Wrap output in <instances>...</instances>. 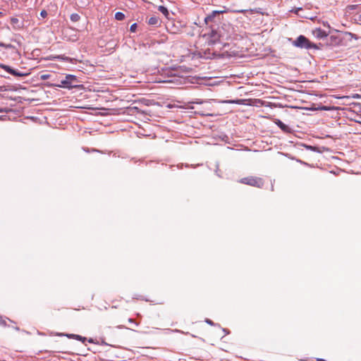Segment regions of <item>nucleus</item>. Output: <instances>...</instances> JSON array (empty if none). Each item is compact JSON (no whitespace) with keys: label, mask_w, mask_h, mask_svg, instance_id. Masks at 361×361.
<instances>
[{"label":"nucleus","mask_w":361,"mask_h":361,"mask_svg":"<svg viewBox=\"0 0 361 361\" xmlns=\"http://www.w3.org/2000/svg\"><path fill=\"white\" fill-rule=\"evenodd\" d=\"M300 163H302L304 164H306L305 162H302V161H298Z\"/></svg>","instance_id":"nucleus-34"},{"label":"nucleus","mask_w":361,"mask_h":361,"mask_svg":"<svg viewBox=\"0 0 361 361\" xmlns=\"http://www.w3.org/2000/svg\"><path fill=\"white\" fill-rule=\"evenodd\" d=\"M224 103H228V104H241V101L240 100H226V101H224Z\"/></svg>","instance_id":"nucleus-17"},{"label":"nucleus","mask_w":361,"mask_h":361,"mask_svg":"<svg viewBox=\"0 0 361 361\" xmlns=\"http://www.w3.org/2000/svg\"><path fill=\"white\" fill-rule=\"evenodd\" d=\"M226 12V10L213 11L210 14L207 15V17H205L204 22L207 24L209 22L213 21L216 15L222 14Z\"/></svg>","instance_id":"nucleus-8"},{"label":"nucleus","mask_w":361,"mask_h":361,"mask_svg":"<svg viewBox=\"0 0 361 361\" xmlns=\"http://www.w3.org/2000/svg\"><path fill=\"white\" fill-rule=\"evenodd\" d=\"M78 82H79V81L76 75L67 74L65 78L61 80L60 84H49L48 87H57L71 90L73 88L79 87V85L77 84Z\"/></svg>","instance_id":"nucleus-2"},{"label":"nucleus","mask_w":361,"mask_h":361,"mask_svg":"<svg viewBox=\"0 0 361 361\" xmlns=\"http://www.w3.org/2000/svg\"><path fill=\"white\" fill-rule=\"evenodd\" d=\"M357 20L359 24H361V14L358 16Z\"/></svg>","instance_id":"nucleus-24"},{"label":"nucleus","mask_w":361,"mask_h":361,"mask_svg":"<svg viewBox=\"0 0 361 361\" xmlns=\"http://www.w3.org/2000/svg\"><path fill=\"white\" fill-rule=\"evenodd\" d=\"M305 147L306 149L310 150V151H312V152H321V151L319 149V148L316 146H311V145H305Z\"/></svg>","instance_id":"nucleus-16"},{"label":"nucleus","mask_w":361,"mask_h":361,"mask_svg":"<svg viewBox=\"0 0 361 361\" xmlns=\"http://www.w3.org/2000/svg\"><path fill=\"white\" fill-rule=\"evenodd\" d=\"M147 23L149 25L157 27L161 24V20L158 16H154L149 18Z\"/></svg>","instance_id":"nucleus-9"},{"label":"nucleus","mask_w":361,"mask_h":361,"mask_svg":"<svg viewBox=\"0 0 361 361\" xmlns=\"http://www.w3.org/2000/svg\"><path fill=\"white\" fill-rule=\"evenodd\" d=\"M355 7H357V5H351V6H349V8H350L351 10H353V9L355 8Z\"/></svg>","instance_id":"nucleus-26"},{"label":"nucleus","mask_w":361,"mask_h":361,"mask_svg":"<svg viewBox=\"0 0 361 361\" xmlns=\"http://www.w3.org/2000/svg\"><path fill=\"white\" fill-rule=\"evenodd\" d=\"M4 16V13L0 11V17H2Z\"/></svg>","instance_id":"nucleus-32"},{"label":"nucleus","mask_w":361,"mask_h":361,"mask_svg":"<svg viewBox=\"0 0 361 361\" xmlns=\"http://www.w3.org/2000/svg\"><path fill=\"white\" fill-rule=\"evenodd\" d=\"M89 342H90V343H92V342H93V341H92V338H90V339L89 340Z\"/></svg>","instance_id":"nucleus-33"},{"label":"nucleus","mask_w":361,"mask_h":361,"mask_svg":"<svg viewBox=\"0 0 361 361\" xmlns=\"http://www.w3.org/2000/svg\"><path fill=\"white\" fill-rule=\"evenodd\" d=\"M301 9H302V8H297V10L295 11V13H298V11L299 10H301Z\"/></svg>","instance_id":"nucleus-31"},{"label":"nucleus","mask_w":361,"mask_h":361,"mask_svg":"<svg viewBox=\"0 0 361 361\" xmlns=\"http://www.w3.org/2000/svg\"><path fill=\"white\" fill-rule=\"evenodd\" d=\"M158 10L160 11L166 18H170V13L168 8L164 6H159Z\"/></svg>","instance_id":"nucleus-12"},{"label":"nucleus","mask_w":361,"mask_h":361,"mask_svg":"<svg viewBox=\"0 0 361 361\" xmlns=\"http://www.w3.org/2000/svg\"><path fill=\"white\" fill-rule=\"evenodd\" d=\"M49 77H50L49 74H44V75H42L40 78L42 80H44L49 78Z\"/></svg>","instance_id":"nucleus-22"},{"label":"nucleus","mask_w":361,"mask_h":361,"mask_svg":"<svg viewBox=\"0 0 361 361\" xmlns=\"http://www.w3.org/2000/svg\"><path fill=\"white\" fill-rule=\"evenodd\" d=\"M331 39H334V40H336L337 38H336V37L331 36Z\"/></svg>","instance_id":"nucleus-28"},{"label":"nucleus","mask_w":361,"mask_h":361,"mask_svg":"<svg viewBox=\"0 0 361 361\" xmlns=\"http://www.w3.org/2000/svg\"><path fill=\"white\" fill-rule=\"evenodd\" d=\"M70 18L72 22L75 23L79 21V20L80 19V16L78 13H74L71 15Z\"/></svg>","instance_id":"nucleus-14"},{"label":"nucleus","mask_w":361,"mask_h":361,"mask_svg":"<svg viewBox=\"0 0 361 361\" xmlns=\"http://www.w3.org/2000/svg\"><path fill=\"white\" fill-rule=\"evenodd\" d=\"M137 28V23H133L130 25V30L131 32H135Z\"/></svg>","instance_id":"nucleus-19"},{"label":"nucleus","mask_w":361,"mask_h":361,"mask_svg":"<svg viewBox=\"0 0 361 361\" xmlns=\"http://www.w3.org/2000/svg\"><path fill=\"white\" fill-rule=\"evenodd\" d=\"M115 18L117 20H123L125 18V14L121 11H118L115 13Z\"/></svg>","instance_id":"nucleus-15"},{"label":"nucleus","mask_w":361,"mask_h":361,"mask_svg":"<svg viewBox=\"0 0 361 361\" xmlns=\"http://www.w3.org/2000/svg\"><path fill=\"white\" fill-rule=\"evenodd\" d=\"M205 322L207 324H208L209 325H211V326H215L216 324L212 321L210 320L209 319H205Z\"/></svg>","instance_id":"nucleus-21"},{"label":"nucleus","mask_w":361,"mask_h":361,"mask_svg":"<svg viewBox=\"0 0 361 361\" xmlns=\"http://www.w3.org/2000/svg\"><path fill=\"white\" fill-rule=\"evenodd\" d=\"M223 331H224V333L228 334V331L226 329H224Z\"/></svg>","instance_id":"nucleus-30"},{"label":"nucleus","mask_w":361,"mask_h":361,"mask_svg":"<svg viewBox=\"0 0 361 361\" xmlns=\"http://www.w3.org/2000/svg\"><path fill=\"white\" fill-rule=\"evenodd\" d=\"M19 16L20 18H18L16 16L11 18V24L12 25V28L14 30H20L25 27L23 15L20 14Z\"/></svg>","instance_id":"nucleus-5"},{"label":"nucleus","mask_w":361,"mask_h":361,"mask_svg":"<svg viewBox=\"0 0 361 361\" xmlns=\"http://www.w3.org/2000/svg\"><path fill=\"white\" fill-rule=\"evenodd\" d=\"M0 325H3V326L6 325V321L1 317H0Z\"/></svg>","instance_id":"nucleus-23"},{"label":"nucleus","mask_w":361,"mask_h":361,"mask_svg":"<svg viewBox=\"0 0 361 361\" xmlns=\"http://www.w3.org/2000/svg\"><path fill=\"white\" fill-rule=\"evenodd\" d=\"M240 183L249 185L251 186H255L257 188H262L264 185L263 180L261 178L249 176L241 178L240 180Z\"/></svg>","instance_id":"nucleus-4"},{"label":"nucleus","mask_w":361,"mask_h":361,"mask_svg":"<svg viewBox=\"0 0 361 361\" xmlns=\"http://www.w3.org/2000/svg\"><path fill=\"white\" fill-rule=\"evenodd\" d=\"M234 36V27L230 23H223L216 28L212 27L210 32L207 34V39L209 44H216L217 42H224L231 39Z\"/></svg>","instance_id":"nucleus-1"},{"label":"nucleus","mask_w":361,"mask_h":361,"mask_svg":"<svg viewBox=\"0 0 361 361\" xmlns=\"http://www.w3.org/2000/svg\"><path fill=\"white\" fill-rule=\"evenodd\" d=\"M59 336H67L68 338H73L78 341H80L82 342H85V341L86 340V338L85 337H82L80 335H76V334H60Z\"/></svg>","instance_id":"nucleus-11"},{"label":"nucleus","mask_w":361,"mask_h":361,"mask_svg":"<svg viewBox=\"0 0 361 361\" xmlns=\"http://www.w3.org/2000/svg\"><path fill=\"white\" fill-rule=\"evenodd\" d=\"M312 35L317 39H324L328 36V32L320 27H317L312 30Z\"/></svg>","instance_id":"nucleus-7"},{"label":"nucleus","mask_w":361,"mask_h":361,"mask_svg":"<svg viewBox=\"0 0 361 361\" xmlns=\"http://www.w3.org/2000/svg\"><path fill=\"white\" fill-rule=\"evenodd\" d=\"M128 322H130V323H132V322H133V319H131V318H130V319H128Z\"/></svg>","instance_id":"nucleus-29"},{"label":"nucleus","mask_w":361,"mask_h":361,"mask_svg":"<svg viewBox=\"0 0 361 361\" xmlns=\"http://www.w3.org/2000/svg\"><path fill=\"white\" fill-rule=\"evenodd\" d=\"M53 58L58 59V60L67 61V62H69L71 61V59L69 57L66 56L64 55H57V56H54Z\"/></svg>","instance_id":"nucleus-13"},{"label":"nucleus","mask_w":361,"mask_h":361,"mask_svg":"<svg viewBox=\"0 0 361 361\" xmlns=\"http://www.w3.org/2000/svg\"><path fill=\"white\" fill-rule=\"evenodd\" d=\"M238 12L243 13V12H244V11H243V10H241V11H239Z\"/></svg>","instance_id":"nucleus-35"},{"label":"nucleus","mask_w":361,"mask_h":361,"mask_svg":"<svg viewBox=\"0 0 361 361\" xmlns=\"http://www.w3.org/2000/svg\"><path fill=\"white\" fill-rule=\"evenodd\" d=\"M293 45L300 48V49H319V45L311 42L304 35H300L293 42Z\"/></svg>","instance_id":"nucleus-3"},{"label":"nucleus","mask_w":361,"mask_h":361,"mask_svg":"<svg viewBox=\"0 0 361 361\" xmlns=\"http://www.w3.org/2000/svg\"><path fill=\"white\" fill-rule=\"evenodd\" d=\"M2 111H3L2 109H0V112H2Z\"/></svg>","instance_id":"nucleus-36"},{"label":"nucleus","mask_w":361,"mask_h":361,"mask_svg":"<svg viewBox=\"0 0 361 361\" xmlns=\"http://www.w3.org/2000/svg\"><path fill=\"white\" fill-rule=\"evenodd\" d=\"M353 98H360L361 96L359 95L358 94H355V95L353 96Z\"/></svg>","instance_id":"nucleus-25"},{"label":"nucleus","mask_w":361,"mask_h":361,"mask_svg":"<svg viewBox=\"0 0 361 361\" xmlns=\"http://www.w3.org/2000/svg\"><path fill=\"white\" fill-rule=\"evenodd\" d=\"M0 67L4 70L5 71H6L7 73L14 75V76H16V77H24V76H27L29 75L28 73H23V72H20L18 70H16L13 68H11V66H8V65H5V64H0Z\"/></svg>","instance_id":"nucleus-6"},{"label":"nucleus","mask_w":361,"mask_h":361,"mask_svg":"<svg viewBox=\"0 0 361 361\" xmlns=\"http://www.w3.org/2000/svg\"><path fill=\"white\" fill-rule=\"evenodd\" d=\"M40 16L42 18H46L47 16V12L45 10H42L40 12Z\"/></svg>","instance_id":"nucleus-20"},{"label":"nucleus","mask_w":361,"mask_h":361,"mask_svg":"<svg viewBox=\"0 0 361 361\" xmlns=\"http://www.w3.org/2000/svg\"><path fill=\"white\" fill-rule=\"evenodd\" d=\"M204 102L200 99H196L195 101L192 102V104H203Z\"/></svg>","instance_id":"nucleus-18"},{"label":"nucleus","mask_w":361,"mask_h":361,"mask_svg":"<svg viewBox=\"0 0 361 361\" xmlns=\"http://www.w3.org/2000/svg\"><path fill=\"white\" fill-rule=\"evenodd\" d=\"M20 3H26L28 0H19Z\"/></svg>","instance_id":"nucleus-27"},{"label":"nucleus","mask_w":361,"mask_h":361,"mask_svg":"<svg viewBox=\"0 0 361 361\" xmlns=\"http://www.w3.org/2000/svg\"><path fill=\"white\" fill-rule=\"evenodd\" d=\"M274 123L283 132H286V133L289 132V130H290L289 126L286 125L285 123H283L281 120L276 119Z\"/></svg>","instance_id":"nucleus-10"}]
</instances>
